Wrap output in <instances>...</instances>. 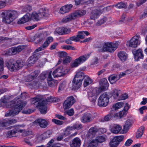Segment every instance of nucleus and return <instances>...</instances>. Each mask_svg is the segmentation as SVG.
I'll return each mask as SVG.
<instances>
[{"instance_id":"f257e3e1","label":"nucleus","mask_w":147,"mask_h":147,"mask_svg":"<svg viewBox=\"0 0 147 147\" xmlns=\"http://www.w3.org/2000/svg\"><path fill=\"white\" fill-rule=\"evenodd\" d=\"M27 97V94L25 93H23L19 96L16 97L14 100L8 103L7 106L10 108H12L13 109L6 113L5 116H13L18 115L26 105L27 102L23 101V100Z\"/></svg>"},{"instance_id":"f03ea898","label":"nucleus","mask_w":147,"mask_h":147,"mask_svg":"<svg viewBox=\"0 0 147 147\" xmlns=\"http://www.w3.org/2000/svg\"><path fill=\"white\" fill-rule=\"evenodd\" d=\"M33 104L38 102V107L42 114H45L47 113V107L46 105L47 102H52L53 101L52 97H48L45 100L40 98H34L32 99Z\"/></svg>"},{"instance_id":"7ed1b4c3","label":"nucleus","mask_w":147,"mask_h":147,"mask_svg":"<svg viewBox=\"0 0 147 147\" xmlns=\"http://www.w3.org/2000/svg\"><path fill=\"white\" fill-rule=\"evenodd\" d=\"M3 21L5 23L10 24L18 16L17 12L13 10H5L1 13Z\"/></svg>"},{"instance_id":"20e7f679","label":"nucleus","mask_w":147,"mask_h":147,"mask_svg":"<svg viewBox=\"0 0 147 147\" xmlns=\"http://www.w3.org/2000/svg\"><path fill=\"white\" fill-rule=\"evenodd\" d=\"M86 75L82 71L76 73L72 81V88L74 90H77L81 86L82 81Z\"/></svg>"},{"instance_id":"39448f33","label":"nucleus","mask_w":147,"mask_h":147,"mask_svg":"<svg viewBox=\"0 0 147 147\" xmlns=\"http://www.w3.org/2000/svg\"><path fill=\"white\" fill-rule=\"evenodd\" d=\"M118 43L117 42L115 43L107 42L104 44L103 48L99 50L100 52H107L113 53L117 48L118 46Z\"/></svg>"},{"instance_id":"423d86ee","label":"nucleus","mask_w":147,"mask_h":147,"mask_svg":"<svg viewBox=\"0 0 147 147\" xmlns=\"http://www.w3.org/2000/svg\"><path fill=\"white\" fill-rule=\"evenodd\" d=\"M109 96L107 92L102 94L98 99V105L101 107L106 106L109 102Z\"/></svg>"},{"instance_id":"0eeeda50","label":"nucleus","mask_w":147,"mask_h":147,"mask_svg":"<svg viewBox=\"0 0 147 147\" xmlns=\"http://www.w3.org/2000/svg\"><path fill=\"white\" fill-rule=\"evenodd\" d=\"M68 72V69L61 66L58 67L53 72V75L54 78L61 77L65 75Z\"/></svg>"},{"instance_id":"6e6552de","label":"nucleus","mask_w":147,"mask_h":147,"mask_svg":"<svg viewBox=\"0 0 147 147\" xmlns=\"http://www.w3.org/2000/svg\"><path fill=\"white\" fill-rule=\"evenodd\" d=\"M140 36L139 34H137L133 37L129 41L127 42V45L129 47L133 48L137 47L140 43Z\"/></svg>"},{"instance_id":"1a4fd4ad","label":"nucleus","mask_w":147,"mask_h":147,"mask_svg":"<svg viewBox=\"0 0 147 147\" xmlns=\"http://www.w3.org/2000/svg\"><path fill=\"white\" fill-rule=\"evenodd\" d=\"M89 57V55L80 57L71 63V67L74 68L77 67L79 65L85 61Z\"/></svg>"},{"instance_id":"9d476101","label":"nucleus","mask_w":147,"mask_h":147,"mask_svg":"<svg viewBox=\"0 0 147 147\" xmlns=\"http://www.w3.org/2000/svg\"><path fill=\"white\" fill-rule=\"evenodd\" d=\"M100 92L97 89H94L92 91L88 92V96L91 102L94 103L97 98V96Z\"/></svg>"},{"instance_id":"9b49d317","label":"nucleus","mask_w":147,"mask_h":147,"mask_svg":"<svg viewBox=\"0 0 147 147\" xmlns=\"http://www.w3.org/2000/svg\"><path fill=\"white\" fill-rule=\"evenodd\" d=\"M99 84L100 86L98 89L99 92L108 89L109 84L106 79L103 78L101 79L99 82Z\"/></svg>"},{"instance_id":"f8f14e48","label":"nucleus","mask_w":147,"mask_h":147,"mask_svg":"<svg viewBox=\"0 0 147 147\" xmlns=\"http://www.w3.org/2000/svg\"><path fill=\"white\" fill-rule=\"evenodd\" d=\"M23 130L20 129L18 127H16L12 130L8 131L6 134V136L8 138L16 137L18 136V132L22 133Z\"/></svg>"},{"instance_id":"ddd939ff","label":"nucleus","mask_w":147,"mask_h":147,"mask_svg":"<svg viewBox=\"0 0 147 147\" xmlns=\"http://www.w3.org/2000/svg\"><path fill=\"white\" fill-rule=\"evenodd\" d=\"M76 101L74 98L72 96L68 97L64 102L63 107L64 109H69Z\"/></svg>"},{"instance_id":"4468645a","label":"nucleus","mask_w":147,"mask_h":147,"mask_svg":"<svg viewBox=\"0 0 147 147\" xmlns=\"http://www.w3.org/2000/svg\"><path fill=\"white\" fill-rule=\"evenodd\" d=\"M17 122V120L15 119H5L0 121V129L3 128V127H7L10 125L13 124Z\"/></svg>"},{"instance_id":"2eb2a0df","label":"nucleus","mask_w":147,"mask_h":147,"mask_svg":"<svg viewBox=\"0 0 147 147\" xmlns=\"http://www.w3.org/2000/svg\"><path fill=\"white\" fill-rule=\"evenodd\" d=\"M34 125L38 124L42 128H45L47 127L48 123L43 119H40L36 120L33 122Z\"/></svg>"},{"instance_id":"dca6fc26","label":"nucleus","mask_w":147,"mask_h":147,"mask_svg":"<svg viewBox=\"0 0 147 147\" xmlns=\"http://www.w3.org/2000/svg\"><path fill=\"white\" fill-rule=\"evenodd\" d=\"M103 10H100V9L94 10L92 11L90 14V19L95 20L98 18L100 14L102 13Z\"/></svg>"},{"instance_id":"f3484780","label":"nucleus","mask_w":147,"mask_h":147,"mask_svg":"<svg viewBox=\"0 0 147 147\" xmlns=\"http://www.w3.org/2000/svg\"><path fill=\"white\" fill-rule=\"evenodd\" d=\"M16 61L13 59H11L6 62L5 65L11 71L15 70L14 67H16Z\"/></svg>"},{"instance_id":"a211bd4d","label":"nucleus","mask_w":147,"mask_h":147,"mask_svg":"<svg viewBox=\"0 0 147 147\" xmlns=\"http://www.w3.org/2000/svg\"><path fill=\"white\" fill-rule=\"evenodd\" d=\"M92 120V115L89 113H85L81 118L82 122L84 123L90 122Z\"/></svg>"},{"instance_id":"6ab92c4d","label":"nucleus","mask_w":147,"mask_h":147,"mask_svg":"<svg viewBox=\"0 0 147 147\" xmlns=\"http://www.w3.org/2000/svg\"><path fill=\"white\" fill-rule=\"evenodd\" d=\"M69 144L71 147H80L81 141L79 138L76 137L71 140Z\"/></svg>"},{"instance_id":"aec40b11","label":"nucleus","mask_w":147,"mask_h":147,"mask_svg":"<svg viewBox=\"0 0 147 147\" xmlns=\"http://www.w3.org/2000/svg\"><path fill=\"white\" fill-rule=\"evenodd\" d=\"M121 127L120 125L114 124L111 126L110 130L112 133L117 134L121 130Z\"/></svg>"},{"instance_id":"412c9836","label":"nucleus","mask_w":147,"mask_h":147,"mask_svg":"<svg viewBox=\"0 0 147 147\" xmlns=\"http://www.w3.org/2000/svg\"><path fill=\"white\" fill-rule=\"evenodd\" d=\"M86 13V11L85 10H77L73 13L74 15V17H75V19H76L84 16Z\"/></svg>"},{"instance_id":"4be33fe9","label":"nucleus","mask_w":147,"mask_h":147,"mask_svg":"<svg viewBox=\"0 0 147 147\" xmlns=\"http://www.w3.org/2000/svg\"><path fill=\"white\" fill-rule=\"evenodd\" d=\"M30 14L29 13H27L21 20L18 21V23L19 24H24L28 21L30 19Z\"/></svg>"},{"instance_id":"5701e85b","label":"nucleus","mask_w":147,"mask_h":147,"mask_svg":"<svg viewBox=\"0 0 147 147\" xmlns=\"http://www.w3.org/2000/svg\"><path fill=\"white\" fill-rule=\"evenodd\" d=\"M98 131V129L96 127L91 128L88 130V136L90 138L94 137L96 133Z\"/></svg>"},{"instance_id":"b1692460","label":"nucleus","mask_w":147,"mask_h":147,"mask_svg":"<svg viewBox=\"0 0 147 147\" xmlns=\"http://www.w3.org/2000/svg\"><path fill=\"white\" fill-rule=\"evenodd\" d=\"M72 5L71 4L62 7L60 9V12L61 13H64L68 12L71 9Z\"/></svg>"},{"instance_id":"393cba45","label":"nucleus","mask_w":147,"mask_h":147,"mask_svg":"<svg viewBox=\"0 0 147 147\" xmlns=\"http://www.w3.org/2000/svg\"><path fill=\"white\" fill-rule=\"evenodd\" d=\"M24 48L23 46H19L17 47H13L10 49V52L12 55H15L21 52Z\"/></svg>"},{"instance_id":"a878e982","label":"nucleus","mask_w":147,"mask_h":147,"mask_svg":"<svg viewBox=\"0 0 147 147\" xmlns=\"http://www.w3.org/2000/svg\"><path fill=\"white\" fill-rule=\"evenodd\" d=\"M75 19H76L75 17H74L73 13H72L63 18L61 22L63 23H66Z\"/></svg>"},{"instance_id":"bb28decb","label":"nucleus","mask_w":147,"mask_h":147,"mask_svg":"<svg viewBox=\"0 0 147 147\" xmlns=\"http://www.w3.org/2000/svg\"><path fill=\"white\" fill-rule=\"evenodd\" d=\"M84 79V81L83 85L84 87H86L88 86L90 84L92 83L93 82L90 78L88 76L86 75L85 76Z\"/></svg>"},{"instance_id":"cd10ccee","label":"nucleus","mask_w":147,"mask_h":147,"mask_svg":"<svg viewBox=\"0 0 147 147\" xmlns=\"http://www.w3.org/2000/svg\"><path fill=\"white\" fill-rule=\"evenodd\" d=\"M112 94L114 99L118 100L121 94V90L115 89L113 90Z\"/></svg>"},{"instance_id":"c85d7f7f","label":"nucleus","mask_w":147,"mask_h":147,"mask_svg":"<svg viewBox=\"0 0 147 147\" xmlns=\"http://www.w3.org/2000/svg\"><path fill=\"white\" fill-rule=\"evenodd\" d=\"M118 55L120 60L122 61H125L127 59V55L125 52H120L118 53Z\"/></svg>"},{"instance_id":"c756f323","label":"nucleus","mask_w":147,"mask_h":147,"mask_svg":"<svg viewBox=\"0 0 147 147\" xmlns=\"http://www.w3.org/2000/svg\"><path fill=\"white\" fill-rule=\"evenodd\" d=\"M144 130V127L143 126L140 127L138 129L136 134V137L137 138L141 137Z\"/></svg>"},{"instance_id":"7c9ffc66","label":"nucleus","mask_w":147,"mask_h":147,"mask_svg":"<svg viewBox=\"0 0 147 147\" xmlns=\"http://www.w3.org/2000/svg\"><path fill=\"white\" fill-rule=\"evenodd\" d=\"M135 58L136 59H142L143 57L142 51L141 49H138L137 50L135 53L134 54Z\"/></svg>"},{"instance_id":"2f4dec72","label":"nucleus","mask_w":147,"mask_h":147,"mask_svg":"<svg viewBox=\"0 0 147 147\" xmlns=\"http://www.w3.org/2000/svg\"><path fill=\"white\" fill-rule=\"evenodd\" d=\"M32 19L35 20L36 21H38L40 19L42 18V15L40 12L38 13H32L31 15Z\"/></svg>"},{"instance_id":"473e14b6","label":"nucleus","mask_w":147,"mask_h":147,"mask_svg":"<svg viewBox=\"0 0 147 147\" xmlns=\"http://www.w3.org/2000/svg\"><path fill=\"white\" fill-rule=\"evenodd\" d=\"M37 59V58L34 56L33 55L31 56L28 60V66H31L34 63Z\"/></svg>"},{"instance_id":"72a5a7b5","label":"nucleus","mask_w":147,"mask_h":147,"mask_svg":"<svg viewBox=\"0 0 147 147\" xmlns=\"http://www.w3.org/2000/svg\"><path fill=\"white\" fill-rule=\"evenodd\" d=\"M15 70H18L21 68L24 65V63L22 61L17 60L16 61Z\"/></svg>"},{"instance_id":"f704fd0d","label":"nucleus","mask_w":147,"mask_h":147,"mask_svg":"<svg viewBox=\"0 0 147 147\" xmlns=\"http://www.w3.org/2000/svg\"><path fill=\"white\" fill-rule=\"evenodd\" d=\"M52 131L50 130H47L41 135V137L42 140L45 139L49 138L52 134Z\"/></svg>"},{"instance_id":"c9c22d12","label":"nucleus","mask_w":147,"mask_h":147,"mask_svg":"<svg viewBox=\"0 0 147 147\" xmlns=\"http://www.w3.org/2000/svg\"><path fill=\"white\" fill-rule=\"evenodd\" d=\"M126 111L123 110L120 111L119 113H116L114 114L115 117H119L120 118H121L125 116L127 114Z\"/></svg>"},{"instance_id":"e433bc0d","label":"nucleus","mask_w":147,"mask_h":147,"mask_svg":"<svg viewBox=\"0 0 147 147\" xmlns=\"http://www.w3.org/2000/svg\"><path fill=\"white\" fill-rule=\"evenodd\" d=\"M124 103L121 102L117 103L113 105V107L114 109L117 110L118 109L121 108L124 105Z\"/></svg>"},{"instance_id":"4c0bfd02","label":"nucleus","mask_w":147,"mask_h":147,"mask_svg":"<svg viewBox=\"0 0 147 147\" xmlns=\"http://www.w3.org/2000/svg\"><path fill=\"white\" fill-rule=\"evenodd\" d=\"M49 45V44L48 43L45 41L42 46L36 50L35 52H38V51L44 50Z\"/></svg>"},{"instance_id":"58836bf2","label":"nucleus","mask_w":147,"mask_h":147,"mask_svg":"<svg viewBox=\"0 0 147 147\" xmlns=\"http://www.w3.org/2000/svg\"><path fill=\"white\" fill-rule=\"evenodd\" d=\"M98 144L95 139L92 140L88 144V147H96Z\"/></svg>"},{"instance_id":"ea45409f","label":"nucleus","mask_w":147,"mask_h":147,"mask_svg":"<svg viewBox=\"0 0 147 147\" xmlns=\"http://www.w3.org/2000/svg\"><path fill=\"white\" fill-rule=\"evenodd\" d=\"M118 78L117 75H112L109 78V80L111 84H113L115 82Z\"/></svg>"},{"instance_id":"a19ab883","label":"nucleus","mask_w":147,"mask_h":147,"mask_svg":"<svg viewBox=\"0 0 147 147\" xmlns=\"http://www.w3.org/2000/svg\"><path fill=\"white\" fill-rule=\"evenodd\" d=\"M97 142H98V143H102L105 141L106 140L105 138L102 136H99L97 137H96L95 139Z\"/></svg>"},{"instance_id":"79ce46f5","label":"nucleus","mask_w":147,"mask_h":147,"mask_svg":"<svg viewBox=\"0 0 147 147\" xmlns=\"http://www.w3.org/2000/svg\"><path fill=\"white\" fill-rule=\"evenodd\" d=\"M113 116H114L113 113L112 112H110L104 117V121H107L110 120Z\"/></svg>"},{"instance_id":"37998d69","label":"nucleus","mask_w":147,"mask_h":147,"mask_svg":"<svg viewBox=\"0 0 147 147\" xmlns=\"http://www.w3.org/2000/svg\"><path fill=\"white\" fill-rule=\"evenodd\" d=\"M124 138L123 136H117L115 137L113 139V141H115L117 142H119L122 141Z\"/></svg>"},{"instance_id":"c03bdc74","label":"nucleus","mask_w":147,"mask_h":147,"mask_svg":"<svg viewBox=\"0 0 147 147\" xmlns=\"http://www.w3.org/2000/svg\"><path fill=\"white\" fill-rule=\"evenodd\" d=\"M131 123L129 121H126L125 125L124 126L123 130L124 131H127L129 129V127L130 126Z\"/></svg>"},{"instance_id":"a18cd8bd","label":"nucleus","mask_w":147,"mask_h":147,"mask_svg":"<svg viewBox=\"0 0 147 147\" xmlns=\"http://www.w3.org/2000/svg\"><path fill=\"white\" fill-rule=\"evenodd\" d=\"M51 71H50V72L46 71L45 72H43L42 75H44V76H46L47 78V80H51L53 79L51 77Z\"/></svg>"},{"instance_id":"49530a36","label":"nucleus","mask_w":147,"mask_h":147,"mask_svg":"<svg viewBox=\"0 0 147 147\" xmlns=\"http://www.w3.org/2000/svg\"><path fill=\"white\" fill-rule=\"evenodd\" d=\"M75 39V42H78L79 41L80 39H83L85 38V35L78 34L76 35V36H74Z\"/></svg>"},{"instance_id":"de8ad7c7","label":"nucleus","mask_w":147,"mask_h":147,"mask_svg":"<svg viewBox=\"0 0 147 147\" xmlns=\"http://www.w3.org/2000/svg\"><path fill=\"white\" fill-rule=\"evenodd\" d=\"M72 41H75V40L74 36L70 37L69 38L65 40V42L67 44H72Z\"/></svg>"},{"instance_id":"09e8293b","label":"nucleus","mask_w":147,"mask_h":147,"mask_svg":"<svg viewBox=\"0 0 147 147\" xmlns=\"http://www.w3.org/2000/svg\"><path fill=\"white\" fill-rule=\"evenodd\" d=\"M4 61L3 59L0 57V71L2 72L4 70Z\"/></svg>"},{"instance_id":"8fccbe9b","label":"nucleus","mask_w":147,"mask_h":147,"mask_svg":"<svg viewBox=\"0 0 147 147\" xmlns=\"http://www.w3.org/2000/svg\"><path fill=\"white\" fill-rule=\"evenodd\" d=\"M82 125L81 124H76L72 126L70 128L71 129H76L77 130H79V129H80L82 127Z\"/></svg>"},{"instance_id":"3c124183","label":"nucleus","mask_w":147,"mask_h":147,"mask_svg":"<svg viewBox=\"0 0 147 147\" xmlns=\"http://www.w3.org/2000/svg\"><path fill=\"white\" fill-rule=\"evenodd\" d=\"M61 48L63 49L68 50L71 49L74 50L76 49L75 48L71 45H63L61 46Z\"/></svg>"},{"instance_id":"603ef678","label":"nucleus","mask_w":147,"mask_h":147,"mask_svg":"<svg viewBox=\"0 0 147 147\" xmlns=\"http://www.w3.org/2000/svg\"><path fill=\"white\" fill-rule=\"evenodd\" d=\"M127 6V5L125 4L122 2L118 3L116 5V7L118 8H125Z\"/></svg>"},{"instance_id":"864d4df0","label":"nucleus","mask_w":147,"mask_h":147,"mask_svg":"<svg viewBox=\"0 0 147 147\" xmlns=\"http://www.w3.org/2000/svg\"><path fill=\"white\" fill-rule=\"evenodd\" d=\"M65 86V82H62L61 83L59 86L58 91L59 92H60V91L63 90Z\"/></svg>"},{"instance_id":"5fc2aeb1","label":"nucleus","mask_w":147,"mask_h":147,"mask_svg":"<svg viewBox=\"0 0 147 147\" xmlns=\"http://www.w3.org/2000/svg\"><path fill=\"white\" fill-rule=\"evenodd\" d=\"M110 147H117L119 144V142H117L115 141H113V139L109 143Z\"/></svg>"},{"instance_id":"6e6d98bb","label":"nucleus","mask_w":147,"mask_h":147,"mask_svg":"<svg viewBox=\"0 0 147 147\" xmlns=\"http://www.w3.org/2000/svg\"><path fill=\"white\" fill-rule=\"evenodd\" d=\"M128 97L127 95L125 94H121L119 96V97L118 99V100H124L127 98Z\"/></svg>"},{"instance_id":"4d7b16f0","label":"nucleus","mask_w":147,"mask_h":147,"mask_svg":"<svg viewBox=\"0 0 147 147\" xmlns=\"http://www.w3.org/2000/svg\"><path fill=\"white\" fill-rule=\"evenodd\" d=\"M38 71H35L32 73L31 74V76L30 77H32L33 78V80L35 79L38 76Z\"/></svg>"},{"instance_id":"13d9d810","label":"nucleus","mask_w":147,"mask_h":147,"mask_svg":"<svg viewBox=\"0 0 147 147\" xmlns=\"http://www.w3.org/2000/svg\"><path fill=\"white\" fill-rule=\"evenodd\" d=\"M38 71H35L32 73L31 74V76L30 77H32L33 78V80L35 79L38 76Z\"/></svg>"},{"instance_id":"bf43d9fd","label":"nucleus","mask_w":147,"mask_h":147,"mask_svg":"<svg viewBox=\"0 0 147 147\" xmlns=\"http://www.w3.org/2000/svg\"><path fill=\"white\" fill-rule=\"evenodd\" d=\"M53 122L58 125H61L63 124V122L59 120L56 119H52Z\"/></svg>"},{"instance_id":"052dcab7","label":"nucleus","mask_w":147,"mask_h":147,"mask_svg":"<svg viewBox=\"0 0 147 147\" xmlns=\"http://www.w3.org/2000/svg\"><path fill=\"white\" fill-rule=\"evenodd\" d=\"M71 61V58L70 57L66 56L64 59L63 60V63L64 64H66L67 63H69Z\"/></svg>"},{"instance_id":"680f3d73","label":"nucleus","mask_w":147,"mask_h":147,"mask_svg":"<svg viewBox=\"0 0 147 147\" xmlns=\"http://www.w3.org/2000/svg\"><path fill=\"white\" fill-rule=\"evenodd\" d=\"M63 28H57L55 30V32L59 34H63Z\"/></svg>"},{"instance_id":"e2e57ef3","label":"nucleus","mask_w":147,"mask_h":147,"mask_svg":"<svg viewBox=\"0 0 147 147\" xmlns=\"http://www.w3.org/2000/svg\"><path fill=\"white\" fill-rule=\"evenodd\" d=\"M63 34H66L69 33L71 32L70 29H67L63 27Z\"/></svg>"},{"instance_id":"0e129e2a","label":"nucleus","mask_w":147,"mask_h":147,"mask_svg":"<svg viewBox=\"0 0 147 147\" xmlns=\"http://www.w3.org/2000/svg\"><path fill=\"white\" fill-rule=\"evenodd\" d=\"M106 20V18H103L99 20L96 23V25L100 26L103 24Z\"/></svg>"},{"instance_id":"69168bd1","label":"nucleus","mask_w":147,"mask_h":147,"mask_svg":"<svg viewBox=\"0 0 147 147\" xmlns=\"http://www.w3.org/2000/svg\"><path fill=\"white\" fill-rule=\"evenodd\" d=\"M55 116L57 118L60 120H66V118L63 116L59 114H56L55 115Z\"/></svg>"},{"instance_id":"338daca9","label":"nucleus","mask_w":147,"mask_h":147,"mask_svg":"<svg viewBox=\"0 0 147 147\" xmlns=\"http://www.w3.org/2000/svg\"><path fill=\"white\" fill-rule=\"evenodd\" d=\"M45 10L42 9H41L40 11L39 12L41 13V14L42 15V18L44 17H46L47 16L48 14L45 13Z\"/></svg>"},{"instance_id":"774afa93","label":"nucleus","mask_w":147,"mask_h":147,"mask_svg":"<svg viewBox=\"0 0 147 147\" xmlns=\"http://www.w3.org/2000/svg\"><path fill=\"white\" fill-rule=\"evenodd\" d=\"M47 80L48 84L49 86L51 87H53L54 86V82L53 79Z\"/></svg>"}]
</instances>
